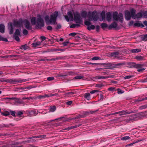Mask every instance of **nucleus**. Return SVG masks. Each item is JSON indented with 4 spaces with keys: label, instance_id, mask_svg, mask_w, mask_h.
<instances>
[{
    "label": "nucleus",
    "instance_id": "nucleus-1",
    "mask_svg": "<svg viewBox=\"0 0 147 147\" xmlns=\"http://www.w3.org/2000/svg\"><path fill=\"white\" fill-rule=\"evenodd\" d=\"M67 16H65V18L67 22L74 20L73 15L74 16V20L77 23L81 24L82 21L80 14L77 12H74L73 11H69L67 13Z\"/></svg>",
    "mask_w": 147,
    "mask_h": 147
},
{
    "label": "nucleus",
    "instance_id": "nucleus-2",
    "mask_svg": "<svg viewBox=\"0 0 147 147\" xmlns=\"http://www.w3.org/2000/svg\"><path fill=\"white\" fill-rule=\"evenodd\" d=\"M58 16V13L55 11L51 15L50 17L48 16H46L45 17V20L47 25H55L56 23L57 18Z\"/></svg>",
    "mask_w": 147,
    "mask_h": 147
},
{
    "label": "nucleus",
    "instance_id": "nucleus-3",
    "mask_svg": "<svg viewBox=\"0 0 147 147\" xmlns=\"http://www.w3.org/2000/svg\"><path fill=\"white\" fill-rule=\"evenodd\" d=\"M37 20L36 21L35 17H32L31 19V21L32 25H34L36 23L38 26L41 27L44 26V23L42 16L38 15L37 16Z\"/></svg>",
    "mask_w": 147,
    "mask_h": 147
},
{
    "label": "nucleus",
    "instance_id": "nucleus-4",
    "mask_svg": "<svg viewBox=\"0 0 147 147\" xmlns=\"http://www.w3.org/2000/svg\"><path fill=\"white\" fill-rule=\"evenodd\" d=\"M18 26H20L21 24H23L25 26V27L28 30H31L32 27L30 24V23L27 20H25L23 21L22 20H19L18 22H17Z\"/></svg>",
    "mask_w": 147,
    "mask_h": 147
},
{
    "label": "nucleus",
    "instance_id": "nucleus-5",
    "mask_svg": "<svg viewBox=\"0 0 147 147\" xmlns=\"http://www.w3.org/2000/svg\"><path fill=\"white\" fill-rule=\"evenodd\" d=\"M118 13L115 12L113 13V17L114 20H119L120 22H122L123 20V15L122 13H119L118 15Z\"/></svg>",
    "mask_w": 147,
    "mask_h": 147
},
{
    "label": "nucleus",
    "instance_id": "nucleus-6",
    "mask_svg": "<svg viewBox=\"0 0 147 147\" xmlns=\"http://www.w3.org/2000/svg\"><path fill=\"white\" fill-rule=\"evenodd\" d=\"M90 16L89 17V20L90 21L94 20V21H97L98 19L97 13L96 11H93L92 13H89L88 14Z\"/></svg>",
    "mask_w": 147,
    "mask_h": 147
},
{
    "label": "nucleus",
    "instance_id": "nucleus-7",
    "mask_svg": "<svg viewBox=\"0 0 147 147\" xmlns=\"http://www.w3.org/2000/svg\"><path fill=\"white\" fill-rule=\"evenodd\" d=\"M135 10L134 9H132L131 12V16L133 18H142L143 16V14L142 12H139L135 15Z\"/></svg>",
    "mask_w": 147,
    "mask_h": 147
},
{
    "label": "nucleus",
    "instance_id": "nucleus-8",
    "mask_svg": "<svg viewBox=\"0 0 147 147\" xmlns=\"http://www.w3.org/2000/svg\"><path fill=\"white\" fill-rule=\"evenodd\" d=\"M8 29L9 30V33L10 34H12L13 32V26H18V25L17 23V22H14L13 23H9L8 24Z\"/></svg>",
    "mask_w": 147,
    "mask_h": 147
},
{
    "label": "nucleus",
    "instance_id": "nucleus-9",
    "mask_svg": "<svg viewBox=\"0 0 147 147\" xmlns=\"http://www.w3.org/2000/svg\"><path fill=\"white\" fill-rule=\"evenodd\" d=\"M134 113V112H133V111L128 112L127 111L123 110V111H120L115 113H114L112 114H111V115H114L115 114H119V115L121 116V115H122L128 114L130 113Z\"/></svg>",
    "mask_w": 147,
    "mask_h": 147
},
{
    "label": "nucleus",
    "instance_id": "nucleus-10",
    "mask_svg": "<svg viewBox=\"0 0 147 147\" xmlns=\"http://www.w3.org/2000/svg\"><path fill=\"white\" fill-rule=\"evenodd\" d=\"M26 113L29 116H32L36 115L38 113V111L36 110L27 111H26Z\"/></svg>",
    "mask_w": 147,
    "mask_h": 147
},
{
    "label": "nucleus",
    "instance_id": "nucleus-11",
    "mask_svg": "<svg viewBox=\"0 0 147 147\" xmlns=\"http://www.w3.org/2000/svg\"><path fill=\"white\" fill-rule=\"evenodd\" d=\"M125 18L126 20H130L131 18V15L130 12L128 11H126L125 12Z\"/></svg>",
    "mask_w": 147,
    "mask_h": 147
},
{
    "label": "nucleus",
    "instance_id": "nucleus-12",
    "mask_svg": "<svg viewBox=\"0 0 147 147\" xmlns=\"http://www.w3.org/2000/svg\"><path fill=\"white\" fill-rule=\"evenodd\" d=\"M26 81L27 80L26 79L19 80H17L16 79H12L10 80V82H11L22 83Z\"/></svg>",
    "mask_w": 147,
    "mask_h": 147
},
{
    "label": "nucleus",
    "instance_id": "nucleus-13",
    "mask_svg": "<svg viewBox=\"0 0 147 147\" xmlns=\"http://www.w3.org/2000/svg\"><path fill=\"white\" fill-rule=\"evenodd\" d=\"M117 24L116 23L114 22L111 24L109 26V29L114 28L117 29Z\"/></svg>",
    "mask_w": 147,
    "mask_h": 147
},
{
    "label": "nucleus",
    "instance_id": "nucleus-14",
    "mask_svg": "<svg viewBox=\"0 0 147 147\" xmlns=\"http://www.w3.org/2000/svg\"><path fill=\"white\" fill-rule=\"evenodd\" d=\"M41 42L40 41L34 42L32 44V47H38L41 44Z\"/></svg>",
    "mask_w": 147,
    "mask_h": 147
},
{
    "label": "nucleus",
    "instance_id": "nucleus-15",
    "mask_svg": "<svg viewBox=\"0 0 147 147\" xmlns=\"http://www.w3.org/2000/svg\"><path fill=\"white\" fill-rule=\"evenodd\" d=\"M106 16L107 20L109 22L110 21L112 18L111 13L110 12H108L106 14Z\"/></svg>",
    "mask_w": 147,
    "mask_h": 147
},
{
    "label": "nucleus",
    "instance_id": "nucleus-16",
    "mask_svg": "<svg viewBox=\"0 0 147 147\" xmlns=\"http://www.w3.org/2000/svg\"><path fill=\"white\" fill-rule=\"evenodd\" d=\"M95 78L98 79H104L107 78H108V77L107 76H96Z\"/></svg>",
    "mask_w": 147,
    "mask_h": 147
},
{
    "label": "nucleus",
    "instance_id": "nucleus-17",
    "mask_svg": "<svg viewBox=\"0 0 147 147\" xmlns=\"http://www.w3.org/2000/svg\"><path fill=\"white\" fill-rule=\"evenodd\" d=\"M101 18H100L99 20L102 21L105 18V13L104 12H102L100 14Z\"/></svg>",
    "mask_w": 147,
    "mask_h": 147
},
{
    "label": "nucleus",
    "instance_id": "nucleus-18",
    "mask_svg": "<svg viewBox=\"0 0 147 147\" xmlns=\"http://www.w3.org/2000/svg\"><path fill=\"white\" fill-rule=\"evenodd\" d=\"M134 26H136L144 27V26L143 24L141 22H138L134 23Z\"/></svg>",
    "mask_w": 147,
    "mask_h": 147
},
{
    "label": "nucleus",
    "instance_id": "nucleus-19",
    "mask_svg": "<svg viewBox=\"0 0 147 147\" xmlns=\"http://www.w3.org/2000/svg\"><path fill=\"white\" fill-rule=\"evenodd\" d=\"M5 26L3 24H1L0 25V32L1 33H3L4 32Z\"/></svg>",
    "mask_w": 147,
    "mask_h": 147
},
{
    "label": "nucleus",
    "instance_id": "nucleus-20",
    "mask_svg": "<svg viewBox=\"0 0 147 147\" xmlns=\"http://www.w3.org/2000/svg\"><path fill=\"white\" fill-rule=\"evenodd\" d=\"M80 125H75L74 126H71V127H68V128H66V129H63V130H70V129H73V128H76L77 127H79L80 126Z\"/></svg>",
    "mask_w": 147,
    "mask_h": 147
},
{
    "label": "nucleus",
    "instance_id": "nucleus-21",
    "mask_svg": "<svg viewBox=\"0 0 147 147\" xmlns=\"http://www.w3.org/2000/svg\"><path fill=\"white\" fill-rule=\"evenodd\" d=\"M74 93L72 92H68L65 94V96L66 97H71L73 96Z\"/></svg>",
    "mask_w": 147,
    "mask_h": 147
},
{
    "label": "nucleus",
    "instance_id": "nucleus-22",
    "mask_svg": "<svg viewBox=\"0 0 147 147\" xmlns=\"http://www.w3.org/2000/svg\"><path fill=\"white\" fill-rule=\"evenodd\" d=\"M131 52L134 53H139L141 51V50L140 49H132L131 50Z\"/></svg>",
    "mask_w": 147,
    "mask_h": 147
},
{
    "label": "nucleus",
    "instance_id": "nucleus-23",
    "mask_svg": "<svg viewBox=\"0 0 147 147\" xmlns=\"http://www.w3.org/2000/svg\"><path fill=\"white\" fill-rule=\"evenodd\" d=\"M90 94L89 93H86L85 94L84 97L87 100H89L90 99Z\"/></svg>",
    "mask_w": 147,
    "mask_h": 147
},
{
    "label": "nucleus",
    "instance_id": "nucleus-24",
    "mask_svg": "<svg viewBox=\"0 0 147 147\" xmlns=\"http://www.w3.org/2000/svg\"><path fill=\"white\" fill-rule=\"evenodd\" d=\"M56 109V107L55 106H53V107H50V112H53L55 111Z\"/></svg>",
    "mask_w": 147,
    "mask_h": 147
},
{
    "label": "nucleus",
    "instance_id": "nucleus-25",
    "mask_svg": "<svg viewBox=\"0 0 147 147\" xmlns=\"http://www.w3.org/2000/svg\"><path fill=\"white\" fill-rule=\"evenodd\" d=\"M80 26V24H73L71 25L70 27L71 28L78 27Z\"/></svg>",
    "mask_w": 147,
    "mask_h": 147
},
{
    "label": "nucleus",
    "instance_id": "nucleus-26",
    "mask_svg": "<svg viewBox=\"0 0 147 147\" xmlns=\"http://www.w3.org/2000/svg\"><path fill=\"white\" fill-rule=\"evenodd\" d=\"M119 53L117 52H115L111 54V55L112 57H116L118 56Z\"/></svg>",
    "mask_w": 147,
    "mask_h": 147
},
{
    "label": "nucleus",
    "instance_id": "nucleus-27",
    "mask_svg": "<svg viewBox=\"0 0 147 147\" xmlns=\"http://www.w3.org/2000/svg\"><path fill=\"white\" fill-rule=\"evenodd\" d=\"M95 28V26L93 25L88 26L87 27L88 29L89 30H93Z\"/></svg>",
    "mask_w": 147,
    "mask_h": 147
},
{
    "label": "nucleus",
    "instance_id": "nucleus-28",
    "mask_svg": "<svg viewBox=\"0 0 147 147\" xmlns=\"http://www.w3.org/2000/svg\"><path fill=\"white\" fill-rule=\"evenodd\" d=\"M20 34V31L19 30H16L14 34V36H19Z\"/></svg>",
    "mask_w": 147,
    "mask_h": 147
},
{
    "label": "nucleus",
    "instance_id": "nucleus-29",
    "mask_svg": "<svg viewBox=\"0 0 147 147\" xmlns=\"http://www.w3.org/2000/svg\"><path fill=\"white\" fill-rule=\"evenodd\" d=\"M58 120L59 121H66L67 120L66 118H64L63 117L60 118L59 119H55V120Z\"/></svg>",
    "mask_w": 147,
    "mask_h": 147
},
{
    "label": "nucleus",
    "instance_id": "nucleus-30",
    "mask_svg": "<svg viewBox=\"0 0 147 147\" xmlns=\"http://www.w3.org/2000/svg\"><path fill=\"white\" fill-rule=\"evenodd\" d=\"M83 77L81 76L78 75L76 76L74 78V80H75L76 79H80L83 78Z\"/></svg>",
    "mask_w": 147,
    "mask_h": 147
},
{
    "label": "nucleus",
    "instance_id": "nucleus-31",
    "mask_svg": "<svg viewBox=\"0 0 147 147\" xmlns=\"http://www.w3.org/2000/svg\"><path fill=\"white\" fill-rule=\"evenodd\" d=\"M87 13L86 11H84L82 13V17L84 18H86L87 16Z\"/></svg>",
    "mask_w": 147,
    "mask_h": 147
},
{
    "label": "nucleus",
    "instance_id": "nucleus-32",
    "mask_svg": "<svg viewBox=\"0 0 147 147\" xmlns=\"http://www.w3.org/2000/svg\"><path fill=\"white\" fill-rule=\"evenodd\" d=\"M130 138L128 136H125L122 137L121 138V140H126Z\"/></svg>",
    "mask_w": 147,
    "mask_h": 147
},
{
    "label": "nucleus",
    "instance_id": "nucleus-33",
    "mask_svg": "<svg viewBox=\"0 0 147 147\" xmlns=\"http://www.w3.org/2000/svg\"><path fill=\"white\" fill-rule=\"evenodd\" d=\"M28 48V46L26 45H24L21 46V49H22L26 50Z\"/></svg>",
    "mask_w": 147,
    "mask_h": 147
},
{
    "label": "nucleus",
    "instance_id": "nucleus-34",
    "mask_svg": "<svg viewBox=\"0 0 147 147\" xmlns=\"http://www.w3.org/2000/svg\"><path fill=\"white\" fill-rule=\"evenodd\" d=\"M92 60H96L100 59V58L98 57H95L92 58Z\"/></svg>",
    "mask_w": 147,
    "mask_h": 147
},
{
    "label": "nucleus",
    "instance_id": "nucleus-35",
    "mask_svg": "<svg viewBox=\"0 0 147 147\" xmlns=\"http://www.w3.org/2000/svg\"><path fill=\"white\" fill-rule=\"evenodd\" d=\"M107 25L105 23H102L101 24V27L103 28H107Z\"/></svg>",
    "mask_w": 147,
    "mask_h": 147
},
{
    "label": "nucleus",
    "instance_id": "nucleus-36",
    "mask_svg": "<svg viewBox=\"0 0 147 147\" xmlns=\"http://www.w3.org/2000/svg\"><path fill=\"white\" fill-rule=\"evenodd\" d=\"M103 86V85L102 84H96L95 87L99 88H101Z\"/></svg>",
    "mask_w": 147,
    "mask_h": 147
},
{
    "label": "nucleus",
    "instance_id": "nucleus-37",
    "mask_svg": "<svg viewBox=\"0 0 147 147\" xmlns=\"http://www.w3.org/2000/svg\"><path fill=\"white\" fill-rule=\"evenodd\" d=\"M136 58L137 59L140 60H142L143 59V57L142 56H137Z\"/></svg>",
    "mask_w": 147,
    "mask_h": 147
},
{
    "label": "nucleus",
    "instance_id": "nucleus-38",
    "mask_svg": "<svg viewBox=\"0 0 147 147\" xmlns=\"http://www.w3.org/2000/svg\"><path fill=\"white\" fill-rule=\"evenodd\" d=\"M125 64V62H122L121 63H118L115 64V66L116 67H117V66L123 65Z\"/></svg>",
    "mask_w": 147,
    "mask_h": 147
},
{
    "label": "nucleus",
    "instance_id": "nucleus-39",
    "mask_svg": "<svg viewBox=\"0 0 147 147\" xmlns=\"http://www.w3.org/2000/svg\"><path fill=\"white\" fill-rule=\"evenodd\" d=\"M23 33L25 35H26L28 34V31L26 29H24L23 31Z\"/></svg>",
    "mask_w": 147,
    "mask_h": 147
},
{
    "label": "nucleus",
    "instance_id": "nucleus-40",
    "mask_svg": "<svg viewBox=\"0 0 147 147\" xmlns=\"http://www.w3.org/2000/svg\"><path fill=\"white\" fill-rule=\"evenodd\" d=\"M69 43V42L68 41L64 42L63 43V45L64 46H66Z\"/></svg>",
    "mask_w": 147,
    "mask_h": 147
},
{
    "label": "nucleus",
    "instance_id": "nucleus-41",
    "mask_svg": "<svg viewBox=\"0 0 147 147\" xmlns=\"http://www.w3.org/2000/svg\"><path fill=\"white\" fill-rule=\"evenodd\" d=\"M14 37L15 38V39L18 41H19L20 40V38L18 37V36H14Z\"/></svg>",
    "mask_w": 147,
    "mask_h": 147
},
{
    "label": "nucleus",
    "instance_id": "nucleus-42",
    "mask_svg": "<svg viewBox=\"0 0 147 147\" xmlns=\"http://www.w3.org/2000/svg\"><path fill=\"white\" fill-rule=\"evenodd\" d=\"M124 92V91H122L121 90L119 89H118V92L117 93L118 94H122Z\"/></svg>",
    "mask_w": 147,
    "mask_h": 147
},
{
    "label": "nucleus",
    "instance_id": "nucleus-43",
    "mask_svg": "<svg viewBox=\"0 0 147 147\" xmlns=\"http://www.w3.org/2000/svg\"><path fill=\"white\" fill-rule=\"evenodd\" d=\"M85 24L87 26H89V25L90 24V22L89 21H86L85 22Z\"/></svg>",
    "mask_w": 147,
    "mask_h": 147
},
{
    "label": "nucleus",
    "instance_id": "nucleus-44",
    "mask_svg": "<svg viewBox=\"0 0 147 147\" xmlns=\"http://www.w3.org/2000/svg\"><path fill=\"white\" fill-rule=\"evenodd\" d=\"M54 79V78L53 77H48L47 79V80L48 81H49L52 80H53Z\"/></svg>",
    "mask_w": 147,
    "mask_h": 147
},
{
    "label": "nucleus",
    "instance_id": "nucleus-45",
    "mask_svg": "<svg viewBox=\"0 0 147 147\" xmlns=\"http://www.w3.org/2000/svg\"><path fill=\"white\" fill-rule=\"evenodd\" d=\"M98 90H93L92 91H90V93L91 94H93L95 93L96 92H98Z\"/></svg>",
    "mask_w": 147,
    "mask_h": 147
},
{
    "label": "nucleus",
    "instance_id": "nucleus-46",
    "mask_svg": "<svg viewBox=\"0 0 147 147\" xmlns=\"http://www.w3.org/2000/svg\"><path fill=\"white\" fill-rule=\"evenodd\" d=\"M144 17L147 19V11L145 12L143 14Z\"/></svg>",
    "mask_w": 147,
    "mask_h": 147
},
{
    "label": "nucleus",
    "instance_id": "nucleus-47",
    "mask_svg": "<svg viewBox=\"0 0 147 147\" xmlns=\"http://www.w3.org/2000/svg\"><path fill=\"white\" fill-rule=\"evenodd\" d=\"M104 97V96L102 94H100V97L99 98L98 100H101L103 99Z\"/></svg>",
    "mask_w": 147,
    "mask_h": 147
},
{
    "label": "nucleus",
    "instance_id": "nucleus-48",
    "mask_svg": "<svg viewBox=\"0 0 147 147\" xmlns=\"http://www.w3.org/2000/svg\"><path fill=\"white\" fill-rule=\"evenodd\" d=\"M132 77V76H127L125 77L124 78L125 79H129L131 78Z\"/></svg>",
    "mask_w": 147,
    "mask_h": 147
},
{
    "label": "nucleus",
    "instance_id": "nucleus-49",
    "mask_svg": "<svg viewBox=\"0 0 147 147\" xmlns=\"http://www.w3.org/2000/svg\"><path fill=\"white\" fill-rule=\"evenodd\" d=\"M76 33H75V32H73V33H71L69 34V36H75L76 35Z\"/></svg>",
    "mask_w": 147,
    "mask_h": 147
},
{
    "label": "nucleus",
    "instance_id": "nucleus-50",
    "mask_svg": "<svg viewBox=\"0 0 147 147\" xmlns=\"http://www.w3.org/2000/svg\"><path fill=\"white\" fill-rule=\"evenodd\" d=\"M40 38L41 39L42 41L40 42H41L46 39V38L45 36H41L40 37Z\"/></svg>",
    "mask_w": 147,
    "mask_h": 147
},
{
    "label": "nucleus",
    "instance_id": "nucleus-51",
    "mask_svg": "<svg viewBox=\"0 0 147 147\" xmlns=\"http://www.w3.org/2000/svg\"><path fill=\"white\" fill-rule=\"evenodd\" d=\"M3 147H15L13 145H8L4 146Z\"/></svg>",
    "mask_w": 147,
    "mask_h": 147
},
{
    "label": "nucleus",
    "instance_id": "nucleus-52",
    "mask_svg": "<svg viewBox=\"0 0 147 147\" xmlns=\"http://www.w3.org/2000/svg\"><path fill=\"white\" fill-rule=\"evenodd\" d=\"M15 99V98H7V97L4 98H3V99H12V100H13V99Z\"/></svg>",
    "mask_w": 147,
    "mask_h": 147
},
{
    "label": "nucleus",
    "instance_id": "nucleus-53",
    "mask_svg": "<svg viewBox=\"0 0 147 147\" xmlns=\"http://www.w3.org/2000/svg\"><path fill=\"white\" fill-rule=\"evenodd\" d=\"M72 103V102L71 101H68L66 102V104L68 105H71Z\"/></svg>",
    "mask_w": 147,
    "mask_h": 147
},
{
    "label": "nucleus",
    "instance_id": "nucleus-54",
    "mask_svg": "<svg viewBox=\"0 0 147 147\" xmlns=\"http://www.w3.org/2000/svg\"><path fill=\"white\" fill-rule=\"evenodd\" d=\"M52 29V28L51 26H48L47 27V29L48 30H51Z\"/></svg>",
    "mask_w": 147,
    "mask_h": 147
},
{
    "label": "nucleus",
    "instance_id": "nucleus-55",
    "mask_svg": "<svg viewBox=\"0 0 147 147\" xmlns=\"http://www.w3.org/2000/svg\"><path fill=\"white\" fill-rule=\"evenodd\" d=\"M133 24H134V22L133 21H131L129 22V26H131L133 25Z\"/></svg>",
    "mask_w": 147,
    "mask_h": 147
},
{
    "label": "nucleus",
    "instance_id": "nucleus-56",
    "mask_svg": "<svg viewBox=\"0 0 147 147\" xmlns=\"http://www.w3.org/2000/svg\"><path fill=\"white\" fill-rule=\"evenodd\" d=\"M1 40L5 41V42H7L8 41L7 39V38H4L3 37L2 38Z\"/></svg>",
    "mask_w": 147,
    "mask_h": 147
},
{
    "label": "nucleus",
    "instance_id": "nucleus-57",
    "mask_svg": "<svg viewBox=\"0 0 147 147\" xmlns=\"http://www.w3.org/2000/svg\"><path fill=\"white\" fill-rule=\"evenodd\" d=\"M114 90V88L112 87L109 88H108V90L109 91H112Z\"/></svg>",
    "mask_w": 147,
    "mask_h": 147
},
{
    "label": "nucleus",
    "instance_id": "nucleus-58",
    "mask_svg": "<svg viewBox=\"0 0 147 147\" xmlns=\"http://www.w3.org/2000/svg\"><path fill=\"white\" fill-rule=\"evenodd\" d=\"M2 115H3L7 116L9 115V114H8L7 113H1Z\"/></svg>",
    "mask_w": 147,
    "mask_h": 147
},
{
    "label": "nucleus",
    "instance_id": "nucleus-59",
    "mask_svg": "<svg viewBox=\"0 0 147 147\" xmlns=\"http://www.w3.org/2000/svg\"><path fill=\"white\" fill-rule=\"evenodd\" d=\"M61 25L60 24H58L57 25V29H59V28H61Z\"/></svg>",
    "mask_w": 147,
    "mask_h": 147
},
{
    "label": "nucleus",
    "instance_id": "nucleus-60",
    "mask_svg": "<svg viewBox=\"0 0 147 147\" xmlns=\"http://www.w3.org/2000/svg\"><path fill=\"white\" fill-rule=\"evenodd\" d=\"M144 38L143 39V40H145V38H147V34H146L144 35Z\"/></svg>",
    "mask_w": 147,
    "mask_h": 147
},
{
    "label": "nucleus",
    "instance_id": "nucleus-61",
    "mask_svg": "<svg viewBox=\"0 0 147 147\" xmlns=\"http://www.w3.org/2000/svg\"><path fill=\"white\" fill-rule=\"evenodd\" d=\"M40 138H44L46 137V136L45 135H40Z\"/></svg>",
    "mask_w": 147,
    "mask_h": 147
},
{
    "label": "nucleus",
    "instance_id": "nucleus-62",
    "mask_svg": "<svg viewBox=\"0 0 147 147\" xmlns=\"http://www.w3.org/2000/svg\"><path fill=\"white\" fill-rule=\"evenodd\" d=\"M57 95V94H50V96H51V97L53 96H56Z\"/></svg>",
    "mask_w": 147,
    "mask_h": 147
},
{
    "label": "nucleus",
    "instance_id": "nucleus-63",
    "mask_svg": "<svg viewBox=\"0 0 147 147\" xmlns=\"http://www.w3.org/2000/svg\"><path fill=\"white\" fill-rule=\"evenodd\" d=\"M40 138V136H36L34 137V138Z\"/></svg>",
    "mask_w": 147,
    "mask_h": 147
},
{
    "label": "nucleus",
    "instance_id": "nucleus-64",
    "mask_svg": "<svg viewBox=\"0 0 147 147\" xmlns=\"http://www.w3.org/2000/svg\"><path fill=\"white\" fill-rule=\"evenodd\" d=\"M144 23L145 25H147V22L146 21H144Z\"/></svg>",
    "mask_w": 147,
    "mask_h": 147
}]
</instances>
